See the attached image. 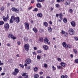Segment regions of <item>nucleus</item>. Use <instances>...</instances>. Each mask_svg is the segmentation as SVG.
Listing matches in <instances>:
<instances>
[{"label":"nucleus","mask_w":78,"mask_h":78,"mask_svg":"<svg viewBox=\"0 0 78 78\" xmlns=\"http://www.w3.org/2000/svg\"><path fill=\"white\" fill-rule=\"evenodd\" d=\"M68 33L70 35H74L75 34V30L72 28H69L68 30Z\"/></svg>","instance_id":"1"},{"label":"nucleus","mask_w":78,"mask_h":78,"mask_svg":"<svg viewBox=\"0 0 78 78\" xmlns=\"http://www.w3.org/2000/svg\"><path fill=\"white\" fill-rule=\"evenodd\" d=\"M19 73V69L15 68L14 70V71H13L12 73V74L14 76H17V74Z\"/></svg>","instance_id":"2"},{"label":"nucleus","mask_w":78,"mask_h":78,"mask_svg":"<svg viewBox=\"0 0 78 78\" xmlns=\"http://www.w3.org/2000/svg\"><path fill=\"white\" fill-rule=\"evenodd\" d=\"M8 37L9 38V39H12L13 40H15L16 39V37L14 36L13 34H9L8 35Z\"/></svg>","instance_id":"3"},{"label":"nucleus","mask_w":78,"mask_h":78,"mask_svg":"<svg viewBox=\"0 0 78 78\" xmlns=\"http://www.w3.org/2000/svg\"><path fill=\"white\" fill-rule=\"evenodd\" d=\"M9 14H7L6 17L3 16L2 17L3 20L4 21V22H7L8 21V20H9Z\"/></svg>","instance_id":"4"},{"label":"nucleus","mask_w":78,"mask_h":78,"mask_svg":"<svg viewBox=\"0 0 78 78\" xmlns=\"http://www.w3.org/2000/svg\"><path fill=\"white\" fill-rule=\"evenodd\" d=\"M16 19V17H15V16H11L10 19L9 20V22L10 23H12L14 21H15V20Z\"/></svg>","instance_id":"5"},{"label":"nucleus","mask_w":78,"mask_h":78,"mask_svg":"<svg viewBox=\"0 0 78 78\" xmlns=\"http://www.w3.org/2000/svg\"><path fill=\"white\" fill-rule=\"evenodd\" d=\"M24 47L26 51H28V50L30 49V45H29V44H26L24 45Z\"/></svg>","instance_id":"6"},{"label":"nucleus","mask_w":78,"mask_h":78,"mask_svg":"<svg viewBox=\"0 0 78 78\" xmlns=\"http://www.w3.org/2000/svg\"><path fill=\"white\" fill-rule=\"evenodd\" d=\"M24 24L25 29L27 30H29L30 29V25H29V23H28L25 22L24 23Z\"/></svg>","instance_id":"7"},{"label":"nucleus","mask_w":78,"mask_h":78,"mask_svg":"<svg viewBox=\"0 0 78 78\" xmlns=\"http://www.w3.org/2000/svg\"><path fill=\"white\" fill-rule=\"evenodd\" d=\"M25 62L27 64H30L31 63V59L28 58L26 59Z\"/></svg>","instance_id":"8"},{"label":"nucleus","mask_w":78,"mask_h":78,"mask_svg":"<svg viewBox=\"0 0 78 78\" xmlns=\"http://www.w3.org/2000/svg\"><path fill=\"white\" fill-rule=\"evenodd\" d=\"M48 41H49V40L47 38V37L45 38L44 39V43H45V44H48V45H50V41L48 42Z\"/></svg>","instance_id":"9"},{"label":"nucleus","mask_w":78,"mask_h":78,"mask_svg":"<svg viewBox=\"0 0 78 78\" xmlns=\"http://www.w3.org/2000/svg\"><path fill=\"white\" fill-rule=\"evenodd\" d=\"M4 28L6 30H8L9 28V24L8 23H5L4 25Z\"/></svg>","instance_id":"10"},{"label":"nucleus","mask_w":78,"mask_h":78,"mask_svg":"<svg viewBox=\"0 0 78 78\" xmlns=\"http://www.w3.org/2000/svg\"><path fill=\"white\" fill-rule=\"evenodd\" d=\"M20 18L18 16L15 17V21L16 23H19L20 22Z\"/></svg>","instance_id":"11"},{"label":"nucleus","mask_w":78,"mask_h":78,"mask_svg":"<svg viewBox=\"0 0 78 78\" xmlns=\"http://www.w3.org/2000/svg\"><path fill=\"white\" fill-rule=\"evenodd\" d=\"M62 45L63 47L65 48H68V45L66 42H63L62 43Z\"/></svg>","instance_id":"12"},{"label":"nucleus","mask_w":78,"mask_h":78,"mask_svg":"<svg viewBox=\"0 0 78 78\" xmlns=\"http://www.w3.org/2000/svg\"><path fill=\"white\" fill-rule=\"evenodd\" d=\"M43 48H44V50H48V46L47 45H44L43 46Z\"/></svg>","instance_id":"13"},{"label":"nucleus","mask_w":78,"mask_h":78,"mask_svg":"<svg viewBox=\"0 0 78 78\" xmlns=\"http://www.w3.org/2000/svg\"><path fill=\"white\" fill-rule=\"evenodd\" d=\"M71 24L73 27H75L76 26V23H75V22L74 21H72L71 23Z\"/></svg>","instance_id":"14"},{"label":"nucleus","mask_w":78,"mask_h":78,"mask_svg":"<svg viewBox=\"0 0 78 78\" xmlns=\"http://www.w3.org/2000/svg\"><path fill=\"white\" fill-rule=\"evenodd\" d=\"M33 31H34L35 33H37V31L38 30H37V29L36 28V27H34V28H33L32 29Z\"/></svg>","instance_id":"15"},{"label":"nucleus","mask_w":78,"mask_h":78,"mask_svg":"<svg viewBox=\"0 0 78 78\" xmlns=\"http://www.w3.org/2000/svg\"><path fill=\"white\" fill-rule=\"evenodd\" d=\"M22 76H26L25 77V78H28V75H27V73H25L22 75Z\"/></svg>","instance_id":"16"},{"label":"nucleus","mask_w":78,"mask_h":78,"mask_svg":"<svg viewBox=\"0 0 78 78\" xmlns=\"http://www.w3.org/2000/svg\"><path fill=\"white\" fill-rule=\"evenodd\" d=\"M59 17L60 19L62 20V19H63V18H62V17H63V15L62 13H60L59 14Z\"/></svg>","instance_id":"17"},{"label":"nucleus","mask_w":78,"mask_h":78,"mask_svg":"<svg viewBox=\"0 0 78 78\" xmlns=\"http://www.w3.org/2000/svg\"><path fill=\"white\" fill-rule=\"evenodd\" d=\"M37 16L38 17H42V16H43L42 13H37Z\"/></svg>","instance_id":"18"},{"label":"nucleus","mask_w":78,"mask_h":78,"mask_svg":"<svg viewBox=\"0 0 78 78\" xmlns=\"http://www.w3.org/2000/svg\"><path fill=\"white\" fill-rule=\"evenodd\" d=\"M60 65L62 66V67H65L66 66V63L63 62H62L60 63Z\"/></svg>","instance_id":"19"},{"label":"nucleus","mask_w":78,"mask_h":78,"mask_svg":"<svg viewBox=\"0 0 78 78\" xmlns=\"http://www.w3.org/2000/svg\"><path fill=\"white\" fill-rule=\"evenodd\" d=\"M39 41L40 42H42L44 41V38L43 37H40L39 38Z\"/></svg>","instance_id":"20"},{"label":"nucleus","mask_w":78,"mask_h":78,"mask_svg":"<svg viewBox=\"0 0 78 78\" xmlns=\"http://www.w3.org/2000/svg\"><path fill=\"white\" fill-rule=\"evenodd\" d=\"M57 69H58V70H60V69L62 70V69H63V68L62 66H57Z\"/></svg>","instance_id":"21"},{"label":"nucleus","mask_w":78,"mask_h":78,"mask_svg":"<svg viewBox=\"0 0 78 78\" xmlns=\"http://www.w3.org/2000/svg\"><path fill=\"white\" fill-rule=\"evenodd\" d=\"M64 4L65 6H67L68 5H69L70 4V2H69V3H68L67 1H66L65 3Z\"/></svg>","instance_id":"22"},{"label":"nucleus","mask_w":78,"mask_h":78,"mask_svg":"<svg viewBox=\"0 0 78 78\" xmlns=\"http://www.w3.org/2000/svg\"><path fill=\"white\" fill-rule=\"evenodd\" d=\"M48 31L49 32H51L52 31V28L51 27H49L48 28Z\"/></svg>","instance_id":"23"},{"label":"nucleus","mask_w":78,"mask_h":78,"mask_svg":"<svg viewBox=\"0 0 78 78\" xmlns=\"http://www.w3.org/2000/svg\"><path fill=\"white\" fill-rule=\"evenodd\" d=\"M61 78H69V76L67 75H62L61 76Z\"/></svg>","instance_id":"24"},{"label":"nucleus","mask_w":78,"mask_h":78,"mask_svg":"<svg viewBox=\"0 0 78 78\" xmlns=\"http://www.w3.org/2000/svg\"><path fill=\"white\" fill-rule=\"evenodd\" d=\"M63 21L64 23H67V19L66 18H63Z\"/></svg>","instance_id":"25"},{"label":"nucleus","mask_w":78,"mask_h":78,"mask_svg":"<svg viewBox=\"0 0 78 78\" xmlns=\"http://www.w3.org/2000/svg\"><path fill=\"white\" fill-rule=\"evenodd\" d=\"M43 25L45 27H48V23L46 22L44 23Z\"/></svg>","instance_id":"26"},{"label":"nucleus","mask_w":78,"mask_h":78,"mask_svg":"<svg viewBox=\"0 0 78 78\" xmlns=\"http://www.w3.org/2000/svg\"><path fill=\"white\" fill-rule=\"evenodd\" d=\"M24 40L25 42H28V39L27 37H25L24 38Z\"/></svg>","instance_id":"27"},{"label":"nucleus","mask_w":78,"mask_h":78,"mask_svg":"<svg viewBox=\"0 0 78 78\" xmlns=\"http://www.w3.org/2000/svg\"><path fill=\"white\" fill-rule=\"evenodd\" d=\"M37 8H41L42 7V5H41V4L38 3L37 4Z\"/></svg>","instance_id":"28"},{"label":"nucleus","mask_w":78,"mask_h":78,"mask_svg":"<svg viewBox=\"0 0 78 78\" xmlns=\"http://www.w3.org/2000/svg\"><path fill=\"white\" fill-rule=\"evenodd\" d=\"M19 11V9L17 8H15V12H16V13H18Z\"/></svg>","instance_id":"29"},{"label":"nucleus","mask_w":78,"mask_h":78,"mask_svg":"<svg viewBox=\"0 0 78 78\" xmlns=\"http://www.w3.org/2000/svg\"><path fill=\"white\" fill-rule=\"evenodd\" d=\"M39 75L37 74H35L34 75V78H39Z\"/></svg>","instance_id":"30"},{"label":"nucleus","mask_w":78,"mask_h":78,"mask_svg":"<svg viewBox=\"0 0 78 78\" xmlns=\"http://www.w3.org/2000/svg\"><path fill=\"white\" fill-rule=\"evenodd\" d=\"M37 70H38V68L37 67H35L34 69V71L36 72L37 71Z\"/></svg>","instance_id":"31"},{"label":"nucleus","mask_w":78,"mask_h":78,"mask_svg":"<svg viewBox=\"0 0 78 78\" xmlns=\"http://www.w3.org/2000/svg\"><path fill=\"white\" fill-rule=\"evenodd\" d=\"M73 51L74 52V53H75V54H77V50H76V49H73Z\"/></svg>","instance_id":"32"},{"label":"nucleus","mask_w":78,"mask_h":78,"mask_svg":"<svg viewBox=\"0 0 78 78\" xmlns=\"http://www.w3.org/2000/svg\"><path fill=\"white\" fill-rule=\"evenodd\" d=\"M33 11H35V12L38 11V9L37 8H35L33 10Z\"/></svg>","instance_id":"33"},{"label":"nucleus","mask_w":78,"mask_h":78,"mask_svg":"<svg viewBox=\"0 0 78 78\" xmlns=\"http://www.w3.org/2000/svg\"><path fill=\"white\" fill-rule=\"evenodd\" d=\"M4 21H0V25H3L4 24Z\"/></svg>","instance_id":"34"},{"label":"nucleus","mask_w":78,"mask_h":78,"mask_svg":"<svg viewBox=\"0 0 78 78\" xmlns=\"http://www.w3.org/2000/svg\"><path fill=\"white\" fill-rule=\"evenodd\" d=\"M1 11H4V10L5 9V7L2 6V7L1 8Z\"/></svg>","instance_id":"35"},{"label":"nucleus","mask_w":78,"mask_h":78,"mask_svg":"<svg viewBox=\"0 0 78 78\" xmlns=\"http://www.w3.org/2000/svg\"><path fill=\"white\" fill-rule=\"evenodd\" d=\"M64 0H57L56 1V2H58V3H60V2H64Z\"/></svg>","instance_id":"36"},{"label":"nucleus","mask_w":78,"mask_h":78,"mask_svg":"<svg viewBox=\"0 0 78 78\" xmlns=\"http://www.w3.org/2000/svg\"><path fill=\"white\" fill-rule=\"evenodd\" d=\"M60 6V5H59V4H55V7L56 8H59V7Z\"/></svg>","instance_id":"37"},{"label":"nucleus","mask_w":78,"mask_h":78,"mask_svg":"<svg viewBox=\"0 0 78 78\" xmlns=\"http://www.w3.org/2000/svg\"><path fill=\"white\" fill-rule=\"evenodd\" d=\"M64 36L66 37H67V36H68V33L66 32L65 34H64Z\"/></svg>","instance_id":"38"},{"label":"nucleus","mask_w":78,"mask_h":78,"mask_svg":"<svg viewBox=\"0 0 78 78\" xmlns=\"http://www.w3.org/2000/svg\"><path fill=\"white\" fill-rule=\"evenodd\" d=\"M65 33H66V32L64 30H62L61 34H62V35L64 34H65Z\"/></svg>","instance_id":"39"},{"label":"nucleus","mask_w":78,"mask_h":78,"mask_svg":"<svg viewBox=\"0 0 78 78\" xmlns=\"http://www.w3.org/2000/svg\"><path fill=\"white\" fill-rule=\"evenodd\" d=\"M16 9V8L15 7H12L11 9V10L12 11H13V12H15V10Z\"/></svg>","instance_id":"40"},{"label":"nucleus","mask_w":78,"mask_h":78,"mask_svg":"<svg viewBox=\"0 0 78 78\" xmlns=\"http://www.w3.org/2000/svg\"><path fill=\"white\" fill-rule=\"evenodd\" d=\"M52 68L53 70H56V68L55 67V66H52Z\"/></svg>","instance_id":"41"},{"label":"nucleus","mask_w":78,"mask_h":78,"mask_svg":"<svg viewBox=\"0 0 78 78\" xmlns=\"http://www.w3.org/2000/svg\"><path fill=\"white\" fill-rule=\"evenodd\" d=\"M40 33H42L43 32V31H44V30L43 29H40L39 30Z\"/></svg>","instance_id":"42"},{"label":"nucleus","mask_w":78,"mask_h":78,"mask_svg":"<svg viewBox=\"0 0 78 78\" xmlns=\"http://www.w3.org/2000/svg\"><path fill=\"white\" fill-rule=\"evenodd\" d=\"M30 68H31V66H28L27 67L26 69L27 70H30Z\"/></svg>","instance_id":"43"},{"label":"nucleus","mask_w":78,"mask_h":78,"mask_svg":"<svg viewBox=\"0 0 78 78\" xmlns=\"http://www.w3.org/2000/svg\"><path fill=\"white\" fill-rule=\"evenodd\" d=\"M57 61L59 62H61V59L60 58H57Z\"/></svg>","instance_id":"44"},{"label":"nucleus","mask_w":78,"mask_h":78,"mask_svg":"<svg viewBox=\"0 0 78 78\" xmlns=\"http://www.w3.org/2000/svg\"><path fill=\"white\" fill-rule=\"evenodd\" d=\"M19 66L20 67L22 68H23V67H24V66L22 64H20Z\"/></svg>","instance_id":"45"},{"label":"nucleus","mask_w":78,"mask_h":78,"mask_svg":"<svg viewBox=\"0 0 78 78\" xmlns=\"http://www.w3.org/2000/svg\"><path fill=\"white\" fill-rule=\"evenodd\" d=\"M41 56L39 55H37V59H41Z\"/></svg>","instance_id":"46"},{"label":"nucleus","mask_w":78,"mask_h":78,"mask_svg":"<svg viewBox=\"0 0 78 78\" xmlns=\"http://www.w3.org/2000/svg\"><path fill=\"white\" fill-rule=\"evenodd\" d=\"M72 47V46H71V45L68 44V48H70Z\"/></svg>","instance_id":"47"},{"label":"nucleus","mask_w":78,"mask_h":78,"mask_svg":"<svg viewBox=\"0 0 78 78\" xmlns=\"http://www.w3.org/2000/svg\"><path fill=\"white\" fill-rule=\"evenodd\" d=\"M75 62L76 63H77L78 64V59H76L75 60Z\"/></svg>","instance_id":"48"},{"label":"nucleus","mask_w":78,"mask_h":78,"mask_svg":"<svg viewBox=\"0 0 78 78\" xmlns=\"http://www.w3.org/2000/svg\"><path fill=\"white\" fill-rule=\"evenodd\" d=\"M33 55H37L35 51H34L32 52Z\"/></svg>","instance_id":"49"},{"label":"nucleus","mask_w":78,"mask_h":78,"mask_svg":"<svg viewBox=\"0 0 78 78\" xmlns=\"http://www.w3.org/2000/svg\"><path fill=\"white\" fill-rule=\"evenodd\" d=\"M37 53H42V51L40 50L37 51Z\"/></svg>","instance_id":"50"},{"label":"nucleus","mask_w":78,"mask_h":78,"mask_svg":"<svg viewBox=\"0 0 78 78\" xmlns=\"http://www.w3.org/2000/svg\"><path fill=\"white\" fill-rule=\"evenodd\" d=\"M45 0H39L38 2L39 3V2H44Z\"/></svg>","instance_id":"51"},{"label":"nucleus","mask_w":78,"mask_h":78,"mask_svg":"<svg viewBox=\"0 0 78 78\" xmlns=\"http://www.w3.org/2000/svg\"><path fill=\"white\" fill-rule=\"evenodd\" d=\"M69 11L70 13H72V12H73V10L72 9H70L69 10Z\"/></svg>","instance_id":"52"},{"label":"nucleus","mask_w":78,"mask_h":78,"mask_svg":"<svg viewBox=\"0 0 78 78\" xmlns=\"http://www.w3.org/2000/svg\"><path fill=\"white\" fill-rule=\"evenodd\" d=\"M44 67H47V64H46V63H45L44 64Z\"/></svg>","instance_id":"53"},{"label":"nucleus","mask_w":78,"mask_h":78,"mask_svg":"<svg viewBox=\"0 0 78 78\" xmlns=\"http://www.w3.org/2000/svg\"><path fill=\"white\" fill-rule=\"evenodd\" d=\"M43 74H44V72H43L41 71L40 72V74L43 75Z\"/></svg>","instance_id":"54"},{"label":"nucleus","mask_w":78,"mask_h":78,"mask_svg":"<svg viewBox=\"0 0 78 78\" xmlns=\"http://www.w3.org/2000/svg\"><path fill=\"white\" fill-rule=\"evenodd\" d=\"M32 8H33V6H31L29 7V8H28V10H30V9H31Z\"/></svg>","instance_id":"55"},{"label":"nucleus","mask_w":78,"mask_h":78,"mask_svg":"<svg viewBox=\"0 0 78 78\" xmlns=\"http://www.w3.org/2000/svg\"><path fill=\"white\" fill-rule=\"evenodd\" d=\"M49 23L50 25H51L53 24V22H52L51 21H49Z\"/></svg>","instance_id":"56"},{"label":"nucleus","mask_w":78,"mask_h":78,"mask_svg":"<svg viewBox=\"0 0 78 78\" xmlns=\"http://www.w3.org/2000/svg\"><path fill=\"white\" fill-rule=\"evenodd\" d=\"M21 44V42H20V41H18L17 42L18 45H20Z\"/></svg>","instance_id":"57"},{"label":"nucleus","mask_w":78,"mask_h":78,"mask_svg":"<svg viewBox=\"0 0 78 78\" xmlns=\"http://www.w3.org/2000/svg\"><path fill=\"white\" fill-rule=\"evenodd\" d=\"M5 75V73H1V75L3 76Z\"/></svg>","instance_id":"58"},{"label":"nucleus","mask_w":78,"mask_h":78,"mask_svg":"<svg viewBox=\"0 0 78 78\" xmlns=\"http://www.w3.org/2000/svg\"><path fill=\"white\" fill-rule=\"evenodd\" d=\"M11 3H10L9 2H8L7 3V6H9L10 5Z\"/></svg>","instance_id":"59"},{"label":"nucleus","mask_w":78,"mask_h":78,"mask_svg":"<svg viewBox=\"0 0 78 78\" xmlns=\"http://www.w3.org/2000/svg\"><path fill=\"white\" fill-rule=\"evenodd\" d=\"M70 56L71 58H73V55L72 54H71L70 55Z\"/></svg>","instance_id":"60"},{"label":"nucleus","mask_w":78,"mask_h":78,"mask_svg":"<svg viewBox=\"0 0 78 78\" xmlns=\"http://www.w3.org/2000/svg\"><path fill=\"white\" fill-rule=\"evenodd\" d=\"M34 21H33V20H30V23H33V22H34Z\"/></svg>","instance_id":"61"},{"label":"nucleus","mask_w":78,"mask_h":78,"mask_svg":"<svg viewBox=\"0 0 78 78\" xmlns=\"http://www.w3.org/2000/svg\"><path fill=\"white\" fill-rule=\"evenodd\" d=\"M34 50H37V47H35L34 48Z\"/></svg>","instance_id":"62"},{"label":"nucleus","mask_w":78,"mask_h":78,"mask_svg":"<svg viewBox=\"0 0 78 78\" xmlns=\"http://www.w3.org/2000/svg\"><path fill=\"white\" fill-rule=\"evenodd\" d=\"M18 78H23V77L21 76H18Z\"/></svg>","instance_id":"63"},{"label":"nucleus","mask_w":78,"mask_h":78,"mask_svg":"<svg viewBox=\"0 0 78 78\" xmlns=\"http://www.w3.org/2000/svg\"><path fill=\"white\" fill-rule=\"evenodd\" d=\"M75 40H76V41H78V37H75Z\"/></svg>","instance_id":"64"}]
</instances>
